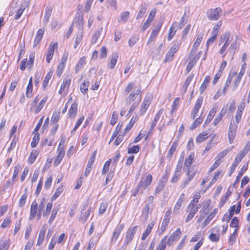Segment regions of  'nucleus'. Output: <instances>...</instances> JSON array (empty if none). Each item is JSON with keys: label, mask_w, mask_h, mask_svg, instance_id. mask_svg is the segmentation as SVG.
I'll return each instance as SVG.
<instances>
[{"label": "nucleus", "mask_w": 250, "mask_h": 250, "mask_svg": "<svg viewBox=\"0 0 250 250\" xmlns=\"http://www.w3.org/2000/svg\"><path fill=\"white\" fill-rule=\"evenodd\" d=\"M35 56V55L34 53H31L29 54V61L27 62V65L28 66L29 69H31L33 67Z\"/></svg>", "instance_id": "nucleus-50"}, {"label": "nucleus", "mask_w": 250, "mask_h": 250, "mask_svg": "<svg viewBox=\"0 0 250 250\" xmlns=\"http://www.w3.org/2000/svg\"><path fill=\"white\" fill-rule=\"evenodd\" d=\"M10 246V241L3 237L0 240V250H7Z\"/></svg>", "instance_id": "nucleus-23"}, {"label": "nucleus", "mask_w": 250, "mask_h": 250, "mask_svg": "<svg viewBox=\"0 0 250 250\" xmlns=\"http://www.w3.org/2000/svg\"><path fill=\"white\" fill-rule=\"evenodd\" d=\"M96 154H97V151H94L91 156H90L89 159V161L88 162V163H87V167H91L92 168V166H93V164L95 161V157H96Z\"/></svg>", "instance_id": "nucleus-48"}, {"label": "nucleus", "mask_w": 250, "mask_h": 250, "mask_svg": "<svg viewBox=\"0 0 250 250\" xmlns=\"http://www.w3.org/2000/svg\"><path fill=\"white\" fill-rule=\"evenodd\" d=\"M165 184L164 183H162V182L159 181L158 184V186L156 187L155 188V190L154 192V193L155 195H156L158 193H159L162 189L165 187Z\"/></svg>", "instance_id": "nucleus-59"}, {"label": "nucleus", "mask_w": 250, "mask_h": 250, "mask_svg": "<svg viewBox=\"0 0 250 250\" xmlns=\"http://www.w3.org/2000/svg\"><path fill=\"white\" fill-rule=\"evenodd\" d=\"M140 92V89L139 88L136 90L134 89L126 99V104H132L128 112V114H131L136 109L140 103L141 99L138 96Z\"/></svg>", "instance_id": "nucleus-1"}, {"label": "nucleus", "mask_w": 250, "mask_h": 250, "mask_svg": "<svg viewBox=\"0 0 250 250\" xmlns=\"http://www.w3.org/2000/svg\"><path fill=\"white\" fill-rule=\"evenodd\" d=\"M85 59L84 57H82L79 60V61L78 62V63L76 65V69H75V71H76V73L79 72L81 70V69L83 67L84 63H85Z\"/></svg>", "instance_id": "nucleus-43"}, {"label": "nucleus", "mask_w": 250, "mask_h": 250, "mask_svg": "<svg viewBox=\"0 0 250 250\" xmlns=\"http://www.w3.org/2000/svg\"><path fill=\"white\" fill-rule=\"evenodd\" d=\"M129 15L130 13L128 11L122 12L121 13L120 17L118 19V21L119 22H126L129 17Z\"/></svg>", "instance_id": "nucleus-35"}, {"label": "nucleus", "mask_w": 250, "mask_h": 250, "mask_svg": "<svg viewBox=\"0 0 250 250\" xmlns=\"http://www.w3.org/2000/svg\"><path fill=\"white\" fill-rule=\"evenodd\" d=\"M245 107V104L244 102H242L240 104L238 107V109L235 115V119L237 121V122L240 121L241 119L242 114L243 110Z\"/></svg>", "instance_id": "nucleus-16"}, {"label": "nucleus", "mask_w": 250, "mask_h": 250, "mask_svg": "<svg viewBox=\"0 0 250 250\" xmlns=\"http://www.w3.org/2000/svg\"><path fill=\"white\" fill-rule=\"evenodd\" d=\"M57 47L58 43L57 42H51L50 44L46 53V61L47 62L49 63L50 62L54 55L55 48H57Z\"/></svg>", "instance_id": "nucleus-7"}, {"label": "nucleus", "mask_w": 250, "mask_h": 250, "mask_svg": "<svg viewBox=\"0 0 250 250\" xmlns=\"http://www.w3.org/2000/svg\"><path fill=\"white\" fill-rule=\"evenodd\" d=\"M164 20L163 19H160L159 21L158 22V23L156 24V25L154 27V29L152 30L150 36L149 38H148V40L146 44H149L151 42L155 41L158 33L159 32V31L162 27V24L163 23Z\"/></svg>", "instance_id": "nucleus-4"}, {"label": "nucleus", "mask_w": 250, "mask_h": 250, "mask_svg": "<svg viewBox=\"0 0 250 250\" xmlns=\"http://www.w3.org/2000/svg\"><path fill=\"white\" fill-rule=\"evenodd\" d=\"M233 146L229 147L226 149H225L223 150L222 151L220 152L216 157V159H219L220 161H221V159L226 155L227 154V153L230 151Z\"/></svg>", "instance_id": "nucleus-38"}, {"label": "nucleus", "mask_w": 250, "mask_h": 250, "mask_svg": "<svg viewBox=\"0 0 250 250\" xmlns=\"http://www.w3.org/2000/svg\"><path fill=\"white\" fill-rule=\"evenodd\" d=\"M71 83L70 79H64L61 84L59 93L61 94L64 91H67Z\"/></svg>", "instance_id": "nucleus-17"}, {"label": "nucleus", "mask_w": 250, "mask_h": 250, "mask_svg": "<svg viewBox=\"0 0 250 250\" xmlns=\"http://www.w3.org/2000/svg\"><path fill=\"white\" fill-rule=\"evenodd\" d=\"M58 211V208H53V209L52 211V213H51V216H50L49 221H48L49 223L51 224L53 221V220H54V219L55 218V217L56 216Z\"/></svg>", "instance_id": "nucleus-62"}, {"label": "nucleus", "mask_w": 250, "mask_h": 250, "mask_svg": "<svg viewBox=\"0 0 250 250\" xmlns=\"http://www.w3.org/2000/svg\"><path fill=\"white\" fill-rule=\"evenodd\" d=\"M248 168V165H244L240 170L239 171L236 178L235 179V181L234 183H233V186H235L237 184H238L239 182L240 178L242 177L243 173L246 171Z\"/></svg>", "instance_id": "nucleus-27"}, {"label": "nucleus", "mask_w": 250, "mask_h": 250, "mask_svg": "<svg viewBox=\"0 0 250 250\" xmlns=\"http://www.w3.org/2000/svg\"><path fill=\"white\" fill-rule=\"evenodd\" d=\"M27 194L26 193H24L20 198V199L19 201V206L20 208H22L23 207L25 203H26V198H27Z\"/></svg>", "instance_id": "nucleus-53"}, {"label": "nucleus", "mask_w": 250, "mask_h": 250, "mask_svg": "<svg viewBox=\"0 0 250 250\" xmlns=\"http://www.w3.org/2000/svg\"><path fill=\"white\" fill-rule=\"evenodd\" d=\"M89 82L88 81L84 80V82L80 85L81 91L85 94L88 90Z\"/></svg>", "instance_id": "nucleus-34"}, {"label": "nucleus", "mask_w": 250, "mask_h": 250, "mask_svg": "<svg viewBox=\"0 0 250 250\" xmlns=\"http://www.w3.org/2000/svg\"><path fill=\"white\" fill-rule=\"evenodd\" d=\"M38 212V204L36 201H33L31 204L30 211L29 220H32L36 217Z\"/></svg>", "instance_id": "nucleus-14"}, {"label": "nucleus", "mask_w": 250, "mask_h": 250, "mask_svg": "<svg viewBox=\"0 0 250 250\" xmlns=\"http://www.w3.org/2000/svg\"><path fill=\"white\" fill-rule=\"evenodd\" d=\"M138 117L137 116L132 117L129 123L127 124L125 128V132L123 135H125L126 132H128L130 130L131 127L133 126L135 122L138 120Z\"/></svg>", "instance_id": "nucleus-26"}, {"label": "nucleus", "mask_w": 250, "mask_h": 250, "mask_svg": "<svg viewBox=\"0 0 250 250\" xmlns=\"http://www.w3.org/2000/svg\"><path fill=\"white\" fill-rule=\"evenodd\" d=\"M177 143L176 142H174L172 143L170 149H169V150L168 151L167 154V157L169 160L171 159L173 154L175 152V151L177 148Z\"/></svg>", "instance_id": "nucleus-33"}, {"label": "nucleus", "mask_w": 250, "mask_h": 250, "mask_svg": "<svg viewBox=\"0 0 250 250\" xmlns=\"http://www.w3.org/2000/svg\"><path fill=\"white\" fill-rule=\"evenodd\" d=\"M63 190V188L62 187H59L57 189L55 193L52 196L51 200L52 201L55 200L59 196H60L61 193L62 192Z\"/></svg>", "instance_id": "nucleus-47"}, {"label": "nucleus", "mask_w": 250, "mask_h": 250, "mask_svg": "<svg viewBox=\"0 0 250 250\" xmlns=\"http://www.w3.org/2000/svg\"><path fill=\"white\" fill-rule=\"evenodd\" d=\"M111 163V159H109L108 160L106 161V162L105 163V164L104 166V167H103V170L102 171V174L104 175L108 171L109 167H110Z\"/></svg>", "instance_id": "nucleus-46"}, {"label": "nucleus", "mask_w": 250, "mask_h": 250, "mask_svg": "<svg viewBox=\"0 0 250 250\" xmlns=\"http://www.w3.org/2000/svg\"><path fill=\"white\" fill-rule=\"evenodd\" d=\"M47 99V97L45 96L40 101V102L37 105V106H36V107L35 109L34 112L35 114L38 113L42 109L43 106L45 104L46 102Z\"/></svg>", "instance_id": "nucleus-29"}, {"label": "nucleus", "mask_w": 250, "mask_h": 250, "mask_svg": "<svg viewBox=\"0 0 250 250\" xmlns=\"http://www.w3.org/2000/svg\"><path fill=\"white\" fill-rule=\"evenodd\" d=\"M139 150L140 146L138 145H136L128 148L127 152L128 154L137 153Z\"/></svg>", "instance_id": "nucleus-57"}, {"label": "nucleus", "mask_w": 250, "mask_h": 250, "mask_svg": "<svg viewBox=\"0 0 250 250\" xmlns=\"http://www.w3.org/2000/svg\"><path fill=\"white\" fill-rule=\"evenodd\" d=\"M218 209L215 208L213 209V210L208 215V217L206 218V219L205 220L203 224V226L205 227L209 223V222L212 220V219L215 217L216 214L218 212Z\"/></svg>", "instance_id": "nucleus-20"}, {"label": "nucleus", "mask_w": 250, "mask_h": 250, "mask_svg": "<svg viewBox=\"0 0 250 250\" xmlns=\"http://www.w3.org/2000/svg\"><path fill=\"white\" fill-rule=\"evenodd\" d=\"M180 43L179 42H173L171 43V45L168 51L166 54L165 62H169L172 60V58L174 55V54L179 49Z\"/></svg>", "instance_id": "nucleus-3"}, {"label": "nucleus", "mask_w": 250, "mask_h": 250, "mask_svg": "<svg viewBox=\"0 0 250 250\" xmlns=\"http://www.w3.org/2000/svg\"><path fill=\"white\" fill-rule=\"evenodd\" d=\"M107 207V204L106 203H102L101 204L99 209V213L100 214H103L106 210Z\"/></svg>", "instance_id": "nucleus-64"}, {"label": "nucleus", "mask_w": 250, "mask_h": 250, "mask_svg": "<svg viewBox=\"0 0 250 250\" xmlns=\"http://www.w3.org/2000/svg\"><path fill=\"white\" fill-rule=\"evenodd\" d=\"M169 174L170 170L167 169L165 170L162 179H160L159 181L162 182L165 184L167 180Z\"/></svg>", "instance_id": "nucleus-56"}, {"label": "nucleus", "mask_w": 250, "mask_h": 250, "mask_svg": "<svg viewBox=\"0 0 250 250\" xmlns=\"http://www.w3.org/2000/svg\"><path fill=\"white\" fill-rule=\"evenodd\" d=\"M58 155L54 162L55 166H58L60 164L65 154L64 148H57Z\"/></svg>", "instance_id": "nucleus-13"}, {"label": "nucleus", "mask_w": 250, "mask_h": 250, "mask_svg": "<svg viewBox=\"0 0 250 250\" xmlns=\"http://www.w3.org/2000/svg\"><path fill=\"white\" fill-rule=\"evenodd\" d=\"M230 36V34L229 32H226L224 34H222L220 38L219 41V45L222 43L223 42L228 40L229 39Z\"/></svg>", "instance_id": "nucleus-44"}, {"label": "nucleus", "mask_w": 250, "mask_h": 250, "mask_svg": "<svg viewBox=\"0 0 250 250\" xmlns=\"http://www.w3.org/2000/svg\"><path fill=\"white\" fill-rule=\"evenodd\" d=\"M39 154L37 150H33L31 152L30 156L28 158V163L30 164H32L35 161L37 157Z\"/></svg>", "instance_id": "nucleus-37"}, {"label": "nucleus", "mask_w": 250, "mask_h": 250, "mask_svg": "<svg viewBox=\"0 0 250 250\" xmlns=\"http://www.w3.org/2000/svg\"><path fill=\"white\" fill-rule=\"evenodd\" d=\"M194 153L191 152L188 157L185 159L184 166L188 168L187 174H189L190 172V167L192 163V161L194 158Z\"/></svg>", "instance_id": "nucleus-15"}, {"label": "nucleus", "mask_w": 250, "mask_h": 250, "mask_svg": "<svg viewBox=\"0 0 250 250\" xmlns=\"http://www.w3.org/2000/svg\"><path fill=\"white\" fill-rule=\"evenodd\" d=\"M189 172H190V171ZM196 173V171L193 172L191 174H190V173H189V174H187L188 176L185 179L183 183L182 186L183 188H184L192 180V179L195 176Z\"/></svg>", "instance_id": "nucleus-32"}, {"label": "nucleus", "mask_w": 250, "mask_h": 250, "mask_svg": "<svg viewBox=\"0 0 250 250\" xmlns=\"http://www.w3.org/2000/svg\"><path fill=\"white\" fill-rule=\"evenodd\" d=\"M52 76V72H48L46 75L45 76L44 80L42 83V86L44 88H45L48 84V82L49 80L51 79Z\"/></svg>", "instance_id": "nucleus-45"}, {"label": "nucleus", "mask_w": 250, "mask_h": 250, "mask_svg": "<svg viewBox=\"0 0 250 250\" xmlns=\"http://www.w3.org/2000/svg\"><path fill=\"white\" fill-rule=\"evenodd\" d=\"M78 111V104L76 103H73L68 111L69 117L74 118L76 115Z\"/></svg>", "instance_id": "nucleus-18"}, {"label": "nucleus", "mask_w": 250, "mask_h": 250, "mask_svg": "<svg viewBox=\"0 0 250 250\" xmlns=\"http://www.w3.org/2000/svg\"><path fill=\"white\" fill-rule=\"evenodd\" d=\"M227 113V107L223 108L221 110L220 113L217 115V116L214 119L213 124L214 125H216L218 124V123L221 121L222 118L224 116V115Z\"/></svg>", "instance_id": "nucleus-19"}, {"label": "nucleus", "mask_w": 250, "mask_h": 250, "mask_svg": "<svg viewBox=\"0 0 250 250\" xmlns=\"http://www.w3.org/2000/svg\"><path fill=\"white\" fill-rule=\"evenodd\" d=\"M216 111H217V110H216V108L215 107H212L210 109V110L207 116V118L205 122V123H204L205 125H207V124H209L211 121V120L213 119V118L214 117Z\"/></svg>", "instance_id": "nucleus-25"}, {"label": "nucleus", "mask_w": 250, "mask_h": 250, "mask_svg": "<svg viewBox=\"0 0 250 250\" xmlns=\"http://www.w3.org/2000/svg\"><path fill=\"white\" fill-rule=\"evenodd\" d=\"M237 47L238 45L237 44L236 41H235L230 44L229 47V48L228 51L230 53H232L233 55L231 58L232 60L233 59V56L235 53V50L237 49Z\"/></svg>", "instance_id": "nucleus-40"}, {"label": "nucleus", "mask_w": 250, "mask_h": 250, "mask_svg": "<svg viewBox=\"0 0 250 250\" xmlns=\"http://www.w3.org/2000/svg\"><path fill=\"white\" fill-rule=\"evenodd\" d=\"M203 98L202 97H199L197 100L196 103L192 110L191 116L193 119H194L196 116L197 114L199 112L200 108H201Z\"/></svg>", "instance_id": "nucleus-8"}, {"label": "nucleus", "mask_w": 250, "mask_h": 250, "mask_svg": "<svg viewBox=\"0 0 250 250\" xmlns=\"http://www.w3.org/2000/svg\"><path fill=\"white\" fill-rule=\"evenodd\" d=\"M151 103L150 97H146L142 103L141 107L139 111L141 115H143L146 111Z\"/></svg>", "instance_id": "nucleus-12"}, {"label": "nucleus", "mask_w": 250, "mask_h": 250, "mask_svg": "<svg viewBox=\"0 0 250 250\" xmlns=\"http://www.w3.org/2000/svg\"><path fill=\"white\" fill-rule=\"evenodd\" d=\"M240 121L237 122L236 120H231L229 125L228 131V138L229 143L231 144L235 138L236 130L238 127V124Z\"/></svg>", "instance_id": "nucleus-2"}, {"label": "nucleus", "mask_w": 250, "mask_h": 250, "mask_svg": "<svg viewBox=\"0 0 250 250\" xmlns=\"http://www.w3.org/2000/svg\"><path fill=\"white\" fill-rule=\"evenodd\" d=\"M103 29L101 28L100 29H99L98 31H97L93 35L92 39V43L95 44L99 39L101 33Z\"/></svg>", "instance_id": "nucleus-52"}, {"label": "nucleus", "mask_w": 250, "mask_h": 250, "mask_svg": "<svg viewBox=\"0 0 250 250\" xmlns=\"http://www.w3.org/2000/svg\"><path fill=\"white\" fill-rule=\"evenodd\" d=\"M75 21L77 23L79 26V30H82L83 26L84 23L83 14H76L75 18Z\"/></svg>", "instance_id": "nucleus-22"}, {"label": "nucleus", "mask_w": 250, "mask_h": 250, "mask_svg": "<svg viewBox=\"0 0 250 250\" xmlns=\"http://www.w3.org/2000/svg\"><path fill=\"white\" fill-rule=\"evenodd\" d=\"M185 195L184 193H182L180 195V196H179V198H178V199L173 208V212L174 214H178L181 208L182 205V203L185 201Z\"/></svg>", "instance_id": "nucleus-9"}, {"label": "nucleus", "mask_w": 250, "mask_h": 250, "mask_svg": "<svg viewBox=\"0 0 250 250\" xmlns=\"http://www.w3.org/2000/svg\"><path fill=\"white\" fill-rule=\"evenodd\" d=\"M208 138V133L204 132L199 134V135L196 137V141L197 143H201Z\"/></svg>", "instance_id": "nucleus-31"}, {"label": "nucleus", "mask_w": 250, "mask_h": 250, "mask_svg": "<svg viewBox=\"0 0 250 250\" xmlns=\"http://www.w3.org/2000/svg\"><path fill=\"white\" fill-rule=\"evenodd\" d=\"M60 112H55L53 114V116L51 118V122L53 124H56V123L59 121L60 118Z\"/></svg>", "instance_id": "nucleus-58"}, {"label": "nucleus", "mask_w": 250, "mask_h": 250, "mask_svg": "<svg viewBox=\"0 0 250 250\" xmlns=\"http://www.w3.org/2000/svg\"><path fill=\"white\" fill-rule=\"evenodd\" d=\"M203 118H204L201 116L200 117L197 118L192 125L190 126V129L193 130L196 128L203 121Z\"/></svg>", "instance_id": "nucleus-42"}, {"label": "nucleus", "mask_w": 250, "mask_h": 250, "mask_svg": "<svg viewBox=\"0 0 250 250\" xmlns=\"http://www.w3.org/2000/svg\"><path fill=\"white\" fill-rule=\"evenodd\" d=\"M40 140V134L39 133H36L34 135L31 143V146L32 147H36L39 143Z\"/></svg>", "instance_id": "nucleus-36"}, {"label": "nucleus", "mask_w": 250, "mask_h": 250, "mask_svg": "<svg viewBox=\"0 0 250 250\" xmlns=\"http://www.w3.org/2000/svg\"><path fill=\"white\" fill-rule=\"evenodd\" d=\"M121 126H122V125H120V124H118L117 126L116 127L114 132L113 133V134L111 137L109 143H110L114 139V138L117 137L119 131H120V130L121 129Z\"/></svg>", "instance_id": "nucleus-49"}, {"label": "nucleus", "mask_w": 250, "mask_h": 250, "mask_svg": "<svg viewBox=\"0 0 250 250\" xmlns=\"http://www.w3.org/2000/svg\"><path fill=\"white\" fill-rule=\"evenodd\" d=\"M221 11L220 7L208 10L207 13L208 19L211 21L217 20L220 18Z\"/></svg>", "instance_id": "nucleus-6"}, {"label": "nucleus", "mask_w": 250, "mask_h": 250, "mask_svg": "<svg viewBox=\"0 0 250 250\" xmlns=\"http://www.w3.org/2000/svg\"><path fill=\"white\" fill-rule=\"evenodd\" d=\"M118 113L116 111H114L112 113L110 124L112 125H114L118 120Z\"/></svg>", "instance_id": "nucleus-63"}, {"label": "nucleus", "mask_w": 250, "mask_h": 250, "mask_svg": "<svg viewBox=\"0 0 250 250\" xmlns=\"http://www.w3.org/2000/svg\"><path fill=\"white\" fill-rule=\"evenodd\" d=\"M167 236L159 243L155 250H165L166 248Z\"/></svg>", "instance_id": "nucleus-41"}, {"label": "nucleus", "mask_w": 250, "mask_h": 250, "mask_svg": "<svg viewBox=\"0 0 250 250\" xmlns=\"http://www.w3.org/2000/svg\"><path fill=\"white\" fill-rule=\"evenodd\" d=\"M244 157V153H238L236 158L235 159L233 163L230 167L229 175L230 176L231 174L234 171L236 167L239 165V163L241 161L242 159Z\"/></svg>", "instance_id": "nucleus-10"}, {"label": "nucleus", "mask_w": 250, "mask_h": 250, "mask_svg": "<svg viewBox=\"0 0 250 250\" xmlns=\"http://www.w3.org/2000/svg\"><path fill=\"white\" fill-rule=\"evenodd\" d=\"M232 79V77L230 75H229L227 80H226L224 87L223 90H222V92L223 95H225L226 91H227L229 87V85L231 83Z\"/></svg>", "instance_id": "nucleus-30"}, {"label": "nucleus", "mask_w": 250, "mask_h": 250, "mask_svg": "<svg viewBox=\"0 0 250 250\" xmlns=\"http://www.w3.org/2000/svg\"><path fill=\"white\" fill-rule=\"evenodd\" d=\"M210 80V77L209 76H207L203 83H202L200 87V91L201 93H203L205 90L206 89L207 86L208 84V83H209Z\"/></svg>", "instance_id": "nucleus-28"}, {"label": "nucleus", "mask_w": 250, "mask_h": 250, "mask_svg": "<svg viewBox=\"0 0 250 250\" xmlns=\"http://www.w3.org/2000/svg\"><path fill=\"white\" fill-rule=\"evenodd\" d=\"M152 176L150 174L142 177L138 186L141 188V191L146 188L151 183Z\"/></svg>", "instance_id": "nucleus-5"}, {"label": "nucleus", "mask_w": 250, "mask_h": 250, "mask_svg": "<svg viewBox=\"0 0 250 250\" xmlns=\"http://www.w3.org/2000/svg\"><path fill=\"white\" fill-rule=\"evenodd\" d=\"M52 206H53V203L51 201L47 203V204L46 205V209L43 212V215L44 216H46L49 214V213L51 211V210L52 209Z\"/></svg>", "instance_id": "nucleus-54"}, {"label": "nucleus", "mask_w": 250, "mask_h": 250, "mask_svg": "<svg viewBox=\"0 0 250 250\" xmlns=\"http://www.w3.org/2000/svg\"><path fill=\"white\" fill-rule=\"evenodd\" d=\"M83 30H80V31L78 32L77 35L75 44L74 48H76L79 45V44L81 42L83 39Z\"/></svg>", "instance_id": "nucleus-39"}, {"label": "nucleus", "mask_w": 250, "mask_h": 250, "mask_svg": "<svg viewBox=\"0 0 250 250\" xmlns=\"http://www.w3.org/2000/svg\"><path fill=\"white\" fill-rule=\"evenodd\" d=\"M156 9H153L150 12L148 17H147V20L148 21H151V22H152V21H153V20L155 18V15H156Z\"/></svg>", "instance_id": "nucleus-60"}, {"label": "nucleus", "mask_w": 250, "mask_h": 250, "mask_svg": "<svg viewBox=\"0 0 250 250\" xmlns=\"http://www.w3.org/2000/svg\"><path fill=\"white\" fill-rule=\"evenodd\" d=\"M176 32V31L175 30H174V24H172V25L171 26V27L169 29L168 35L167 37V40L168 41H171V39L173 38V37L174 36V35L175 34Z\"/></svg>", "instance_id": "nucleus-51"}, {"label": "nucleus", "mask_w": 250, "mask_h": 250, "mask_svg": "<svg viewBox=\"0 0 250 250\" xmlns=\"http://www.w3.org/2000/svg\"><path fill=\"white\" fill-rule=\"evenodd\" d=\"M146 4L144 3L140 6V10L136 16V19L139 20L142 18L146 11Z\"/></svg>", "instance_id": "nucleus-24"}, {"label": "nucleus", "mask_w": 250, "mask_h": 250, "mask_svg": "<svg viewBox=\"0 0 250 250\" xmlns=\"http://www.w3.org/2000/svg\"><path fill=\"white\" fill-rule=\"evenodd\" d=\"M87 206V205H84L82 209L81 213L79 217V221L83 223L84 222L88 219L91 212L90 208H88L87 210L84 211Z\"/></svg>", "instance_id": "nucleus-11"}, {"label": "nucleus", "mask_w": 250, "mask_h": 250, "mask_svg": "<svg viewBox=\"0 0 250 250\" xmlns=\"http://www.w3.org/2000/svg\"><path fill=\"white\" fill-rule=\"evenodd\" d=\"M203 35L202 34H198L197 35V39L193 44V48H195L196 49L200 45L202 39H203Z\"/></svg>", "instance_id": "nucleus-55"}, {"label": "nucleus", "mask_w": 250, "mask_h": 250, "mask_svg": "<svg viewBox=\"0 0 250 250\" xmlns=\"http://www.w3.org/2000/svg\"><path fill=\"white\" fill-rule=\"evenodd\" d=\"M118 54L117 52H113L112 54L110 63L109 64V67L112 69L114 68L118 60Z\"/></svg>", "instance_id": "nucleus-21"}, {"label": "nucleus", "mask_w": 250, "mask_h": 250, "mask_svg": "<svg viewBox=\"0 0 250 250\" xmlns=\"http://www.w3.org/2000/svg\"><path fill=\"white\" fill-rule=\"evenodd\" d=\"M33 85L28 84L26 91V96L27 98H30L32 96Z\"/></svg>", "instance_id": "nucleus-61"}]
</instances>
